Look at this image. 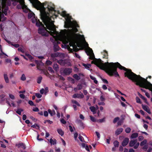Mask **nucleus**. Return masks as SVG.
Wrapping results in <instances>:
<instances>
[{
    "label": "nucleus",
    "instance_id": "f257e3e1",
    "mask_svg": "<svg viewBox=\"0 0 152 152\" xmlns=\"http://www.w3.org/2000/svg\"><path fill=\"white\" fill-rule=\"evenodd\" d=\"M61 15L65 17L66 19L64 22L65 27L70 29H68V30L64 29L62 30L59 33V34H61L65 33L66 38L64 39V40L55 39L54 37H53L54 39V41L53 42L55 51H57L59 48L56 44L60 43L58 40L62 42L64 44V48L69 49L71 51H78V49L77 47H80L78 40L79 38H80L83 42V45L86 50L87 55L89 56V58L93 60L92 61V63L95 64L100 69L105 70L109 75H114L116 77V63H109L107 62L103 63L100 59L95 58L93 51L92 49L89 47L88 44L86 41L84 36L78 35L75 33L78 31L76 28L79 27L76 22L75 21H72L71 17L65 11H63L61 12Z\"/></svg>",
    "mask_w": 152,
    "mask_h": 152
},
{
    "label": "nucleus",
    "instance_id": "f03ea898",
    "mask_svg": "<svg viewBox=\"0 0 152 152\" xmlns=\"http://www.w3.org/2000/svg\"><path fill=\"white\" fill-rule=\"evenodd\" d=\"M34 4L36 6L41 9L40 11L41 19L46 26L47 29L48 30H46L45 27L41 22H37L36 25L39 27L38 30L39 33L45 36H48L50 34L53 37H54L55 39L64 40L65 38V33L60 34L56 31L55 25L52 20V15L46 12L47 10L50 12H52L54 10V7L48 5L47 8L46 9L45 7H43L41 5H39L38 4Z\"/></svg>",
    "mask_w": 152,
    "mask_h": 152
},
{
    "label": "nucleus",
    "instance_id": "7ed1b4c3",
    "mask_svg": "<svg viewBox=\"0 0 152 152\" xmlns=\"http://www.w3.org/2000/svg\"><path fill=\"white\" fill-rule=\"evenodd\" d=\"M31 3H32V5L37 10H39L40 11L41 9L38 8L36 6L34 3L38 4H40L43 7H44V5L45 6V4H42L38 0H29ZM11 1L13 2L12 4L14 5H16L18 2L19 3V4L17 6V8L18 9H22L23 12L25 13H27L29 10V9L27 8V7L24 4V1L23 0H2V7L1 10L4 11V8L7 7H7L6 6V4H9L10 3H11Z\"/></svg>",
    "mask_w": 152,
    "mask_h": 152
},
{
    "label": "nucleus",
    "instance_id": "20e7f679",
    "mask_svg": "<svg viewBox=\"0 0 152 152\" xmlns=\"http://www.w3.org/2000/svg\"><path fill=\"white\" fill-rule=\"evenodd\" d=\"M28 14V18H31L32 22L33 23H37V22H39V20H37V18L35 17V14L32 12L30 11L29 10Z\"/></svg>",
    "mask_w": 152,
    "mask_h": 152
},
{
    "label": "nucleus",
    "instance_id": "39448f33",
    "mask_svg": "<svg viewBox=\"0 0 152 152\" xmlns=\"http://www.w3.org/2000/svg\"><path fill=\"white\" fill-rule=\"evenodd\" d=\"M137 140H131L129 144V146L131 147L134 146V149L137 148L139 145V143L137 142Z\"/></svg>",
    "mask_w": 152,
    "mask_h": 152
},
{
    "label": "nucleus",
    "instance_id": "423d86ee",
    "mask_svg": "<svg viewBox=\"0 0 152 152\" xmlns=\"http://www.w3.org/2000/svg\"><path fill=\"white\" fill-rule=\"evenodd\" d=\"M51 56L52 58H54L58 57H60L61 58H64V55L62 53H56L51 54Z\"/></svg>",
    "mask_w": 152,
    "mask_h": 152
},
{
    "label": "nucleus",
    "instance_id": "0eeeda50",
    "mask_svg": "<svg viewBox=\"0 0 152 152\" xmlns=\"http://www.w3.org/2000/svg\"><path fill=\"white\" fill-rule=\"evenodd\" d=\"M84 96L83 94L80 92V94H74L72 96V97L74 98H77L79 99H81L83 98Z\"/></svg>",
    "mask_w": 152,
    "mask_h": 152
},
{
    "label": "nucleus",
    "instance_id": "6e6552de",
    "mask_svg": "<svg viewBox=\"0 0 152 152\" xmlns=\"http://www.w3.org/2000/svg\"><path fill=\"white\" fill-rule=\"evenodd\" d=\"M129 142V139L128 138H125L122 142V145L123 146L127 145Z\"/></svg>",
    "mask_w": 152,
    "mask_h": 152
},
{
    "label": "nucleus",
    "instance_id": "1a4fd4ad",
    "mask_svg": "<svg viewBox=\"0 0 152 152\" xmlns=\"http://www.w3.org/2000/svg\"><path fill=\"white\" fill-rule=\"evenodd\" d=\"M142 107L143 109L146 111L147 113H148L149 114L151 113V112L150 111V110L148 108V107L146 105H144L143 104L142 105Z\"/></svg>",
    "mask_w": 152,
    "mask_h": 152
},
{
    "label": "nucleus",
    "instance_id": "9d476101",
    "mask_svg": "<svg viewBox=\"0 0 152 152\" xmlns=\"http://www.w3.org/2000/svg\"><path fill=\"white\" fill-rule=\"evenodd\" d=\"M64 72L66 74H69L72 72V69L71 68H66Z\"/></svg>",
    "mask_w": 152,
    "mask_h": 152
},
{
    "label": "nucleus",
    "instance_id": "9b49d317",
    "mask_svg": "<svg viewBox=\"0 0 152 152\" xmlns=\"http://www.w3.org/2000/svg\"><path fill=\"white\" fill-rule=\"evenodd\" d=\"M67 61L66 60H59L58 61V63L61 65H64L66 64Z\"/></svg>",
    "mask_w": 152,
    "mask_h": 152
},
{
    "label": "nucleus",
    "instance_id": "f8f14e48",
    "mask_svg": "<svg viewBox=\"0 0 152 152\" xmlns=\"http://www.w3.org/2000/svg\"><path fill=\"white\" fill-rule=\"evenodd\" d=\"M123 129L122 128L117 129L115 132V135H118L121 134L123 131Z\"/></svg>",
    "mask_w": 152,
    "mask_h": 152
},
{
    "label": "nucleus",
    "instance_id": "ddd939ff",
    "mask_svg": "<svg viewBox=\"0 0 152 152\" xmlns=\"http://www.w3.org/2000/svg\"><path fill=\"white\" fill-rule=\"evenodd\" d=\"M89 108L93 114L96 113V109L95 107L94 106H91Z\"/></svg>",
    "mask_w": 152,
    "mask_h": 152
},
{
    "label": "nucleus",
    "instance_id": "4468645a",
    "mask_svg": "<svg viewBox=\"0 0 152 152\" xmlns=\"http://www.w3.org/2000/svg\"><path fill=\"white\" fill-rule=\"evenodd\" d=\"M6 102L9 106H11L12 105V106L14 107H16V106L13 101H12L11 103V104L10 102L9 101V100L8 99L6 100Z\"/></svg>",
    "mask_w": 152,
    "mask_h": 152
},
{
    "label": "nucleus",
    "instance_id": "2eb2a0df",
    "mask_svg": "<svg viewBox=\"0 0 152 152\" xmlns=\"http://www.w3.org/2000/svg\"><path fill=\"white\" fill-rule=\"evenodd\" d=\"M82 88V86L80 84H78L76 88H74V90L76 91L77 90H80Z\"/></svg>",
    "mask_w": 152,
    "mask_h": 152
},
{
    "label": "nucleus",
    "instance_id": "dca6fc26",
    "mask_svg": "<svg viewBox=\"0 0 152 152\" xmlns=\"http://www.w3.org/2000/svg\"><path fill=\"white\" fill-rule=\"evenodd\" d=\"M16 145L17 146L18 148H19L21 147L23 149H25L26 148L25 145L23 143H19Z\"/></svg>",
    "mask_w": 152,
    "mask_h": 152
},
{
    "label": "nucleus",
    "instance_id": "f3484780",
    "mask_svg": "<svg viewBox=\"0 0 152 152\" xmlns=\"http://www.w3.org/2000/svg\"><path fill=\"white\" fill-rule=\"evenodd\" d=\"M4 75L5 82L7 83H9V80L7 74H4Z\"/></svg>",
    "mask_w": 152,
    "mask_h": 152
},
{
    "label": "nucleus",
    "instance_id": "a211bd4d",
    "mask_svg": "<svg viewBox=\"0 0 152 152\" xmlns=\"http://www.w3.org/2000/svg\"><path fill=\"white\" fill-rule=\"evenodd\" d=\"M57 131L58 134L61 136H62L64 134V132L61 129H57Z\"/></svg>",
    "mask_w": 152,
    "mask_h": 152
},
{
    "label": "nucleus",
    "instance_id": "6ab92c4d",
    "mask_svg": "<svg viewBox=\"0 0 152 152\" xmlns=\"http://www.w3.org/2000/svg\"><path fill=\"white\" fill-rule=\"evenodd\" d=\"M50 142L51 145H54L56 144V140L55 139L53 140L51 138L49 140Z\"/></svg>",
    "mask_w": 152,
    "mask_h": 152
},
{
    "label": "nucleus",
    "instance_id": "aec40b11",
    "mask_svg": "<svg viewBox=\"0 0 152 152\" xmlns=\"http://www.w3.org/2000/svg\"><path fill=\"white\" fill-rule=\"evenodd\" d=\"M83 66L85 67L87 69L89 70L90 67L91 66V64H83Z\"/></svg>",
    "mask_w": 152,
    "mask_h": 152
},
{
    "label": "nucleus",
    "instance_id": "412c9836",
    "mask_svg": "<svg viewBox=\"0 0 152 152\" xmlns=\"http://www.w3.org/2000/svg\"><path fill=\"white\" fill-rule=\"evenodd\" d=\"M48 112L50 115L52 116L54 115L55 114V112L54 110H51L50 109H48Z\"/></svg>",
    "mask_w": 152,
    "mask_h": 152
},
{
    "label": "nucleus",
    "instance_id": "4be33fe9",
    "mask_svg": "<svg viewBox=\"0 0 152 152\" xmlns=\"http://www.w3.org/2000/svg\"><path fill=\"white\" fill-rule=\"evenodd\" d=\"M6 56L7 57L8 56L6 54L4 53L3 51L0 54V57L1 58H5Z\"/></svg>",
    "mask_w": 152,
    "mask_h": 152
},
{
    "label": "nucleus",
    "instance_id": "5701e85b",
    "mask_svg": "<svg viewBox=\"0 0 152 152\" xmlns=\"http://www.w3.org/2000/svg\"><path fill=\"white\" fill-rule=\"evenodd\" d=\"M8 95L10 98L12 100H13L15 99V96L13 94L11 93H9Z\"/></svg>",
    "mask_w": 152,
    "mask_h": 152
},
{
    "label": "nucleus",
    "instance_id": "b1692460",
    "mask_svg": "<svg viewBox=\"0 0 152 152\" xmlns=\"http://www.w3.org/2000/svg\"><path fill=\"white\" fill-rule=\"evenodd\" d=\"M138 134L137 133H134L132 134L131 137L132 138H136L138 137Z\"/></svg>",
    "mask_w": 152,
    "mask_h": 152
},
{
    "label": "nucleus",
    "instance_id": "393cba45",
    "mask_svg": "<svg viewBox=\"0 0 152 152\" xmlns=\"http://www.w3.org/2000/svg\"><path fill=\"white\" fill-rule=\"evenodd\" d=\"M90 77L91 79H92L94 81V82L95 83H97L98 81L96 80L95 77L91 75L90 76Z\"/></svg>",
    "mask_w": 152,
    "mask_h": 152
},
{
    "label": "nucleus",
    "instance_id": "a878e982",
    "mask_svg": "<svg viewBox=\"0 0 152 152\" xmlns=\"http://www.w3.org/2000/svg\"><path fill=\"white\" fill-rule=\"evenodd\" d=\"M53 67L54 69L56 71H57L58 69V66L56 64H54Z\"/></svg>",
    "mask_w": 152,
    "mask_h": 152
},
{
    "label": "nucleus",
    "instance_id": "bb28decb",
    "mask_svg": "<svg viewBox=\"0 0 152 152\" xmlns=\"http://www.w3.org/2000/svg\"><path fill=\"white\" fill-rule=\"evenodd\" d=\"M73 77L77 80H79L80 78V77L77 74L74 75Z\"/></svg>",
    "mask_w": 152,
    "mask_h": 152
},
{
    "label": "nucleus",
    "instance_id": "cd10ccee",
    "mask_svg": "<svg viewBox=\"0 0 152 152\" xmlns=\"http://www.w3.org/2000/svg\"><path fill=\"white\" fill-rule=\"evenodd\" d=\"M78 138L80 140V141H81V142H85L83 138L81 135H79V136L78 137Z\"/></svg>",
    "mask_w": 152,
    "mask_h": 152
},
{
    "label": "nucleus",
    "instance_id": "c85d7f7f",
    "mask_svg": "<svg viewBox=\"0 0 152 152\" xmlns=\"http://www.w3.org/2000/svg\"><path fill=\"white\" fill-rule=\"evenodd\" d=\"M113 144L114 146L115 147H117L119 145V142L117 141H115L113 142Z\"/></svg>",
    "mask_w": 152,
    "mask_h": 152
},
{
    "label": "nucleus",
    "instance_id": "c756f323",
    "mask_svg": "<svg viewBox=\"0 0 152 152\" xmlns=\"http://www.w3.org/2000/svg\"><path fill=\"white\" fill-rule=\"evenodd\" d=\"M26 79V76L24 74H23L20 77V79L23 81H25Z\"/></svg>",
    "mask_w": 152,
    "mask_h": 152
},
{
    "label": "nucleus",
    "instance_id": "7c9ffc66",
    "mask_svg": "<svg viewBox=\"0 0 152 152\" xmlns=\"http://www.w3.org/2000/svg\"><path fill=\"white\" fill-rule=\"evenodd\" d=\"M72 102L73 104H75L77 106H80V104L76 101L75 100H72Z\"/></svg>",
    "mask_w": 152,
    "mask_h": 152
},
{
    "label": "nucleus",
    "instance_id": "2f4dec72",
    "mask_svg": "<svg viewBox=\"0 0 152 152\" xmlns=\"http://www.w3.org/2000/svg\"><path fill=\"white\" fill-rule=\"evenodd\" d=\"M31 127L34 128H36L37 129H39V126L36 124L31 126Z\"/></svg>",
    "mask_w": 152,
    "mask_h": 152
},
{
    "label": "nucleus",
    "instance_id": "473e14b6",
    "mask_svg": "<svg viewBox=\"0 0 152 152\" xmlns=\"http://www.w3.org/2000/svg\"><path fill=\"white\" fill-rule=\"evenodd\" d=\"M146 142L147 140H144L141 142L140 145L141 146H143L145 145L146 143Z\"/></svg>",
    "mask_w": 152,
    "mask_h": 152
},
{
    "label": "nucleus",
    "instance_id": "72a5a7b5",
    "mask_svg": "<svg viewBox=\"0 0 152 152\" xmlns=\"http://www.w3.org/2000/svg\"><path fill=\"white\" fill-rule=\"evenodd\" d=\"M23 111V110L22 109H18L17 110L16 113L19 115H20L21 114V112Z\"/></svg>",
    "mask_w": 152,
    "mask_h": 152
},
{
    "label": "nucleus",
    "instance_id": "f704fd0d",
    "mask_svg": "<svg viewBox=\"0 0 152 152\" xmlns=\"http://www.w3.org/2000/svg\"><path fill=\"white\" fill-rule=\"evenodd\" d=\"M91 120L93 122H95L96 121V119L95 118L91 115L89 116Z\"/></svg>",
    "mask_w": 152,
    "mask_h": 152
},
{
    "label": "nucleus",
    "instance_id": "c9c22d12",
    "mask_svg": "<svg viewBox=\"0 0 152 152\" xmlns=\"http://www.w3.org/2000/svg\"><path fill=\"white\" fill-rule=\"evenodd\" d=\"M131 129L129 127H127L125 129V132L127 133H129L130 132Z\"/></svg>",
    "mask_w": 152,
    "mask_h": 152
},
{
    "label": "nucleus",
    "instance_id": "e433bc0d",
    "mask_svg": "<svg viewBox=\"0 0 152 152\" xmlns=\"http://www.w3.org/2000/svg\"><path fill=\"white\" fill-rule=\"evenodd\" d=\"M42 79V77H39L37 79V82L38 83H40L41 82V80Z\"/></svg>",
    "mask_w": 152,
    "mask_h": 152
},
{
    "label": "nucleus",
    "instance_id": "4c0bfd02",
    "mask_svg": "<svg viewBox=\"0 0 152 152\" xmlns=\"http://www.w3.org/2000/svg\"><path fill=\"white\" fill-rule=\"evenodd\" d=\"M78 134L77 132L75 133L74 134V137L75 140H77V137H78Z\"/></svg>",
    "mask_w": 152,
    "mask_h": 152
},
{
    "label": "nucleus",
    "instance_id": "58836bf2",
    "mask_svg": "<svg viewBox=\"0 0 152 152\" xmlns=\"http://www.w3.org/2000/svg\"><path fill=\"white\" fill-rule=\"evenodd\" d=\"M35 94V96L38 98H40L42 96V95L39 93H36Z\"/></svg>",
    "mask_w": 152,
    "mask_h": 152
},
{
    "label": "nucleus",
    "instance_id": "ea45409f",
    "mask_svg": "<svg viewBox=\"0 0 152 152\" xmlns=\"http://www.w3.org/2000/svg\"><path fill=\"white\" fill-rule=\"evenodd\" d=\"M48 70L49 71H50L51 73H53L54 72V71L53 70V69L51 67H49L48 68Z\"/></svg>",
    "mask_w": 152,
    "mask_h": 152
},
{
    "label": "nucleus",
    "instance_id": "a19ab883",
    "mask_svg": "<svg viewBox=\"0 0 152 152\" xmlns=\"http://www.w3.org/2000/svg\"><path fill=\"white\" fill-rule=\"evenodd\" d=\"M102 54H103V55H104V57L106 58V56H107V52L105 50H104V51Z\"/></svg>",
    "mask_w": 152,
    "mask_h": 152
},
{
    "label": "nucleus",
    "instance_id": "79ce46f5",
    "mask_svg": "<svg viewBox=\"0 0 152 152\" xmlns=\"http://www.w3.org/2000/svg\"><path fill=\"white\" fill-rule=\"evenodd\" d=\"M140 97L142 99L145 100V101H146V98L144 96H142V95L140 94L139 95Z\"/></svg>",
    "mask_w": 152,
    "mask_h": 152
},
{
    "label": "nucleus",
    "instance_id": "37998d69",
    "mask_svg": "<svg viewBox=\"0 0 152 152\" xmlns=\"http://www.w3.org/2000/svg\"><path fill=\"white\" fill-rule=\"evenodd\" d=\"M40 93L42 94H43L45 93V90L44 88L41 89L39 91Z\"/></svg>",
    "mask_w": 152,
    "mask_h": 152
},
{
    "label": "nucleus",
    "instance_id": "c03bdc74",
    "mask_svg": "<svg viewBox=\"0 0 152 152\" xmlns=\"http://www.w3.org/2000/svg\"><path fill=\"white\" fill-rule=\"evenodd\" d=\"M119 118L117 117H116V118H114V120H113V122L114 123H116L118 121V120H119Z\"/></svg>",
    "mask_w": 152,
    "mask_h": 152
},
{
    "label": "nucleus",
    "instance_id": "a18cd8bd",
    "mask_svg": "<svg viewBox=\"0 0 152 152\" xmlns=\"http://www.w3.org/2000/svg\"><path fill=\"white\" fill-rule=\"evenodd\" d=\"M105 118H104L102 119H100L98 120L99 122L100 123H102L104 122L105 121Z\"/></svg>",
    "mask_w": 152,
    "mask_h": 152
},
{
    "label": "nucleus",
    "instance_id": "49530a36",
    "mask_svg": "<svg viewBox=\"0 0 152 152\" xmlns=\"http://www.w3.org/2000/svg\"><path fill=\"white\" fill-rule=\"evenodd\" d=\"M61 122L63 124H65L66 123V121L64 119H61Z\"/></svg>",
    "mask_w": 152,
    "mask_h": 152
},
{
    "label": "nucleus",
    "instance_id": "de8ad7c7",
    "mask_svg": "<svg viewBox=\"0 0 152 152\" xmlns=\"http://www.w3.org/2000/svg\"><path fill=\"white\" fill-rule=\"evenodd\" d=\"M44 116H45V117L47 116L48 115V112L46 111H44Z\"/></svg>",
    "mask_w": 152,
    "mask_h": 152
},
{
    "label": "nucleus",
    "instance_id": "09e8293b",
    "mask_svg": "<svg viewBox=\"0 0 152 152\" xmlns=\"http://www.w3.org/2000/svg\"><path fill=\"white\" fill-rule=\"evenodd\" d=\"M100 99L102 101H104L105 99L103 96H101L100 97Z\"/></svg>",
    "mask_w": 152,
    "mask_h": 152
},
{
    "label": "nucleus",
    "instance_id": "8fccbe9b",
    "mask_svg": "<svg viewBox=\"0 0 152 152\" xmlns=\"http://www.w3.org/2000/svg\"><path fill=\"white\" fill-rule=\"evenodd\" d=\"M98 104L99 105H104L105 103L103 102H99Z\"/></svg>",
    "mask_w": 152,
    "mask_h": 152
},
{
    "label": "nucleus",
    "instance_id": "3c124183",
    "mask_svg": "<svg viewBox=\"0 0 152 152\" xmlns=\"http://www.w3.org/2000/svg\"><path fill=\"white\" fill-rule=\"evenodd\" d=\"M136 102L137 103H140V99L139 98V97H136Z\"/></svg>",
    "mask_w": 152,
    "mask_h": 152
},
{
    "label": "nucleus",
    "instance_id": "603ef678",
    "mask_svg": "<svg viewBox=\"0 0 152 152\" xmlns=\"http://www.w3.org/2000/svg\"><path fill=\"white\" fill-rule=\"evenodd\" d=\"M96 134L97 137L98 138V139H99L100 138V134L99 132H96Z\"/></svg>",
    "mask_w": 152,
    "mask_h": 152
},
{
    "label": "nucleus",
    "instance_id": "864d4df0",
    "mask_svg": "<svg viewBox=\"0 0 152 152\" xmlns=\"http://www.w3.org/2000/svg\"><path fill=\"white\" fill-rule=\"evenodd\" d=\"M52 62L50 61H46V64L48 65H51Z\"/></svg>",
    "mask_w": 152,
    "mask_h": 152
},
{
    "label": "nucleus",
    "instance_id": "5fc2aeb1",
    "mask_svg": "<svg viewBox=\"0 0 152 152\" xmlns=\"http://www.w3.org/2000/svg\"><path fill=\"white\" fill-rule=\"evenodd\" d=\"M110 137H109V139H106V142L108 144H110Z\"/></svg>",
    "mask_w": 152,
    "mask_h": 152
},
{
    "label": "nucleus",
    "instance_id": "6e6d98bb",
    "mask_svg": "<svg viewBox=\"0 0 152 152\" xmlns=\"http://www.w3.org/2000/svg\"><path fill=\"white\" fill-rule=\"evenodd\" d=\"M80 145H81L83 148H84L86 145V144L84 143H82L81 144H79Z\"/></svg>",
    "mask_w": 152,
    "mask_h": 152
},
{
    "label": "nucleus",
    "instance_id": "4d7b16f0",
    "mask_svg": "<svg viewBox=\"0 0 152 152\" xmlns=\"http://www.w3.org/2000/svg\"><path fill=\"white\" fill-rule=\"evenodd\" d=\"M18 50L19 51H21L22 53L24 52V50L22 48L20 47L18 48Z\"/></svg>",
    "mask_w": 152,
    "mask_h": 152
},
{
    "label": "nucleus",
    "instance_id": "13d9d810",
    "mask_svg": "<svg viewBox=\"0 0 152 152\" xmlns=\"http://www.w3.org/2000/svg\"><path fill=\"white\" fill-rule=\"evenodd\" d=\"M29 104L31 106L34 105V103L33 102L31 101H29L28 102Z\"/></svg>",
    "mask_w": 152,
    "mask_h": 152
},
{
    "label": "nucleus",
    "instance_id": "bf43d9fd",
    "mask_svg": "<svg viewBox=\"0 0 152 152\" xmlns=\"http://www.w3.org/2000/svg\"><path fill=\"white\" fill-rule=\"evenodd\" d=\"M33 110L34 111L37 112L39 111V109L37 107H35L33 109Z\"/></svg>",
    "mask_w": 152,
    "mask_h": 152
},
{
    "label": "nucleus",
    "instance_id": "052dcab7",
    "mask_svg": "<svg viewBox=\"0 0 152 152\" xmlns=\"http://www.w3.org/2000/svg\"><path fill=\"white\" fill-rule=\"evenodd\" d=\"M102 80L103 82L104 83L108 84V81L106 79H102Z\"/></svg>",
    "mask_w": 152,
    "mask_h": 152
},
{
    "label": "nucleus",
    "instance_id": "680f3d73",
    "mask_svg": "<svg viewBox=\"0 0 152 152\" xmlns=\"http://www.w3.org/2000/svg\"><path fill=\"white\" fill-rule=\"evenodd\" d=\"M80 119H81L82 120H84V117L83 116V115L82 114H80Z\"/></svg>",
    "mask_w": 152,
    "mask_h": 152
},
{
    "label": "nucleus",
    "instance_id": "e2e57ef3",
    "mask_svg": "<svg viewBox=\"0 0 152 152\" xmlns=\"http://www.w3.org/2000/svg\"><path fill=\"white\" fill-rule=\"evenodd\" d=\"M12 45H13L14 46L15 48H18L19 47V45L18 44H12Z\"/></svg>",
    "mask_w": 152,
    "mask_h": 152
},
{
    "label": "nucleus",
    "instance_id": "0e129e2a",
    "mask_svg": "<svg viewBox=\"0 0 152 152\" xmlns=\"http://www.w3.org/2000/svg\"><path fill=\"white\" fill-rule=\"evenodd\" d=\"M45 94H46L48 92V88L46 87L45 88Z\"/></svg>",
    "mask_w": 152,
    "mask_h": 152
},
{
    "label": "nucleus",
    "instance_id": "69168bd1",
    "mask_svg": "<svg viewBox=\"0 0 152 152\" xmlns=\"http://www.w3.org/2000/svg\"><path fill=\"white\" fill-rule=\"evenodd\" d=\"M102 88L104 90H106L107 88L106 86L105 85H103Z\"/></svg>",
    "mask_w": 152,
    "mask_h": 152
},
{
    "label": "nucleus",
    "instance_id": "338daca9",
    "mask_svg": "<svg viewBox=\"0 0 152 152\" xmlns=\"http://www.w3.org/2000/svg\"><path fill=\"white\" fill-rule=\"evenodd\" d=\"M26 116L25 115H23V120H25L26 118Z\"/></svg>",
    "mask_w": 152,
    "mask_h": 152
},
{
    "label": "nucleus",
    "instance_id": "774afa93",
    "mask_svg": "<svg viewBox=\"0 0 152 152\" xmlns=\"http://www.w3.org/2000/svg\"><path fill=\"white\" fill-rule=\"evenodd\" d=\"M20 97L22 99H24L25 97V95L23 94H20Z\"/></svg>",
    "mask_w": 152,
    "mask_h": 152
}]
</instances>
